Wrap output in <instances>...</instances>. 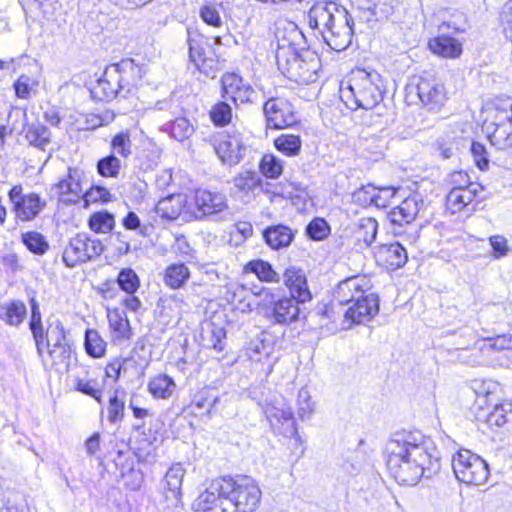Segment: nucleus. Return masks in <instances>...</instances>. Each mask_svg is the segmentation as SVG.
<instances>
[{
  "mask_svg": "<svg viewBox=\"0 0 512 512\" xmlns=\"http://www.w3.org/2000/svg\"><path fill=\"white\" fill-rule=\"evenodd\" d=\"M385 453L387 468L400 485H416L421 478L429 479L441 468L437 447L420 431L394 433Z\"/></svg>",
  "mask_w": 512,
  "mask_h": 512,
  "instance_id": "obj_1",
  "label": "nucleus"
},
{
  "mask_svg": "<svg viewBox=\"0 0 512 512\" xmlns=\"http://www.w3.org/2000/svg\"><path fill=\"white\" fill-rule=\"evenodd\" d=\"M308 22L332 50L343 51L352 43L354 21L343 6L334 2L317 3L308 13Z\"/></svg>",
  "mask_w": 512,
  "mask_h": 512,
  "instance_id": "obj_2",
  "label": "nucleus"
},
{
  "mask_svg": "<svg viewBox=\"0 0 512 512\" xmlns=\"http://www.w3.org/2000/svg\"><path fill=\"white\" fill-rule=\"evenodd\" d=\"M384 92L383 79L379 73L358 70L348 85L340 88V98L351 110H369L383 100Z\"/></svg>",
  "mask_w": 512,
  "mask_h": 512,
  "instance_id": "obj_3",
  "label": "nucleus"
},
{
  "mask_svg": "<svg viewBox=\"0 0 512 512\" xmlns=\"http://www.w3.org/2000/svg\"><path fill=\"white\" fill-rule=\"evenodd\" d=\"M224 482L230 484L227 495L232 501V512H255L261 499V490L249 476H224Z\"/></svg>",
  "mask_w": 512,
  "mask_h": 512,
  "instance_id": "obj_4",
  "label": "nucleus"
},
{
  "mask_svg": "<svg viewBox=\"0 0 512 512\" xmlns=\"http://www.w3.org/2000/svg\"><path fill=\"white\" fill-rule=\"evenodd\" d=\"M451 464L458 481L467 485H482L489 477L487 462L469 450L458 451Z\"/></svg>",
  "mask_w": 512,
  "mask_h": 512,
  "instance_id": "obj_5",
  "label": "nucleus"
},
{
  "mask_svg": "<svg viewBox=\"0 0 512 512\" xmlns=\"http://www.w3.org/2000/svg\"><path fill=\"white\" fill-rule=\"evenodd\" d=\"M406 90L409 95L416 94L431 111H439L447 99L443 83L428 72L413 77Z\"/></svg>",
  "mask_w": 512,
  "mask_h": 512,
  "instance_id": "obj_6",
  "label": "nucleus"
},
{
  "mask_svg": "<svg viewBox=\"0 0 512 512\" xmlns=\"http://www.w3.org/2000/svg\"><path fill=\"white\" fill-rule=\"evenodd\" d=\"M187 43L189 48V58L192 63L204 74L209 76L217 64L215 60V45H221L220 36L212 38L206 37L198 31H187Z\"/></svg>",
  "mask_w": 512,
  "mask_h": 512,
  "instance_id": "obj_7",
  "label": "nucleus"
},
{
  "mask_svg": "<svg viewBox=\"0 0 512 512\" xmlns=\"http://www.w3.org/2000/svg\"><path fill=\"white\" fill-rule=\"evenodd\" d=\"M320 59L316 52L308 47L295 48L290 43V81L297 84H310L317 80Z\"/></svg>",
  "mask_w": 512,
  "mask_h": 512,
  "instance_id": "obj_8",
  "label": "nucleus"
},
{
  "mask_svg": "<svg viewBox=\"0 0 512 512\" xmlns=\"http://www.w3.org/2000/svg\"><path fill=\"white\" fill-rule=\"evenodd\" d=\"M103 250L104 246L99 239L92 238L86 233H78L65 247L62 261L66 267L74 268L100 256Z\"/></svg>",
  "mask_w": 512,
  "mask_h": 512,
  "instance_id": "obj_9",
  "label": "nucleus"
},
{
  "mask_svg": "<svg viewBox=\"0 0 512 512\" xmlns=\"http://www.w3.org/2000/svg\"><path fill=\"white\" fill-rule=\"evenodd\" d=\"M230 484L220 477L211 481L209 486L193 502L194 512H232V501L227 495Z\"/></svg>",
  "mask_w": 512,
  "mask_h": 512,
  "instance_id": "obj_10",
  "label": "nucleus"
},
{
  "mask_svg": "<svg viewBox=\"0 0 512 512\" xmlns=\"http://www.w3.org/2000/svg\"><path fill=\"white\" fill-rule=\"evenodd\" d=\"M143 74V67L131 58L108 66V77L116 82L120 96L124 98L135 93Z\"/></svg>",
  "mask_w": 512,
  "mask_h": 512,
  "instance_id": "obj_11",
  "label": "nucleus"
},
{
  "mask_svg": "<svg viewBox=\"0 0 512 512\" xmlns=\"http://www.w3.org/2000/svg\"><path fill=\"white\" fill-rule=\"evenodd\" d=\"M8 197L17 222L34 220L47 205L46 200L35 192L24 194L21 185L13 186L8 192Z\"/></svg>",
  "mask_w": 512,
  "mask_h": 512,
  "instance_id": "obj_12",
  "label": "nucleus"
},
{
  "mask_svg": "<svg viewBox=\"0 0 512 512\" xmlns=\"http://www.w3.org/2000/svg\"><path fill=\"white\" fill-rule=\"evenodd\" d=\"M312 301L307 277L303 270L290 266V323L307 316L306 304Z\"/></svg>",
  "mask_w": 512,
  "mask_h": 512,
  "instance_id": "obj_13",
  "label": "nucleus"
},
{
  "mask_svg": "<svg viewBox=\"0 0 512 512\" xmlns=\"http://www.w3.org/2000/svg\"><path fill=\"white\" fill-rule=\"evenodd\" d=\"M379 312V296L373 292H362L356 300L343 312V324L350 328L354 324H365Z\"/></svg>",
  "mask_w": 512,
  "mask_h": 512,
  "instance_id": "obj_14",
  "label": "nucleus"
},
{
  "mask_svg": "<svg viewBox=\"0 0 512 512\" xmlns=\"http://www.w3.org/2000/svg\"><path fill=\"white\" fill-rule=\"evenodd\" d=\"M371 289V282L365 276H354L347 278L337 285L334 289L332 299L335 305L350 306L356 297H362V292H368Z\"/></svg>",
  "mask_w": 512,
  "mask_h": 512,
  "instance_id": "obj_15",
  "label": "nucleus"
},
{
  "mask_svg": "<svg viewBox=\"0 0 512 512\" xmlns=\"http://www.w3.org/2000/svg\"><path fill=\"white\" fill-rule=\"evenodd\" d=\"M215 152L223 163L229 166L236 165L245 156L246 144L241 134L234 132L227 134L218 142Z\"/></svg>",
  "mask_w": 512,
  "mask_h": 512,
  "instance_id": "obj_16",
  "label": "nucleus"
},
{
  "mask_svg": "<svg viewBox=\"0 0 512 512\" xmlns=\"http://www.w3.org/2000/svg\"><path fill=\"white\" fill-rule=\"evenodd\" d=\"M221 83L222 97L231 100L235 105L250 102L252 95L255 93L249 84L234 73L224 74Z\"/></svg>",
  "mask_w": 512,
  "mask_h": 512,
  "instance_id": "obj_17",
  "label": "nucleus"
},
{
  "mask_svg": "<svg viewBox=\"0 0 512 512\" xmlns=\"http://www.w3.org/2000/svg\"><path fill=\"white\" fill-rule=\"evenodd\" d=\"M194 204L196 207L194 214L197 219L221 213L227 208L224 194L202 189L195 192Z\"/></svg>",
  "mask_w": 512,
  "mask_h": 512,
  "instance_id": "obj_18",
  "label": "nucleus"
},
{
  "mask_svg": "<svg viewBox=\"0 0 512 512\" xmlns=\"http://www.w3.org/2000/svg\"><path fill=\"white\" fill-rule=\"evenodd\" d=\"M423 206L424 201L421 195L413 193L405 197L399 205L393 207L388 217L393 224L400 226L410 224L415 220Z\"/></svg>",
  "mask_w": 512,
  "mask_h": 512,
  "instance_id": "obj_19",
  "label": "nucleus"
},
{
  "mask_svg": "<svg viewBox=\"0 0 512 512\" xmlns=\"http://www.w3.org/2000/svg\"><path fill=\"white\" fill-rule=\"evenodd\" d=\"M113 462L119 470L124 486L131 491L139 490L143 483L144 476L141 470L134 467V459L130 457L128 453L118 451Z\"/></svg>",
  "mask_w": 512,
  "mask_h": 512,
  "instance_id": "obj_20",
  "label": "nucleus"
},
{
  "mask_svg": "<svg viewBox=\"0 0 512 512\" xmlns=\"http://www.w3.org/2000/svg\"><path fill=\"white\" fill-rule=\"evenodd\" d=\"M377 259L387 269L396 270L406 264L408 254L406 249L399 242H393L383 244L379 247Z\"/></svg>",
  "mask_w": 512,
  "mask_h": 512,
  "instance_id": "obj_21",
  "label": "nucleus"
},
{
  "mask_svg": "<svg viewBox=\"0 0 512 512\" xmlns=\"http://www.w3.org/2000/svg\"><path fill=\"white\" fill-rule=\"evenodd\" d=\"M84 178L85 173L83 170L77 167H69L67 176L56 184V188L61 195H71L72 198L67 199V201L75 203L84 194L82 187Z\"/></svg>",
  "mask_w": 512,
  "mask_h": 512,
  "instance_id": "obj_22",
  "label": "nucleus"
},
{
  "mask_svg": "<svg viewBox=\"0 0 512 512\" xmlns=\"http://www.w3.org/2000/svg\"><path fill=\"white\" fill-rule=\"evenodd\" d=\"M276 49L275 59L278 70L286 76L288 71V38L286 32L285 20L279 19L275 22L274 31Z\"/></svg>",
  "mask_w": 512,
  "mask_h": 512,
  "instance_id": "obj_23",
  "label": "nucleus"
},
{
  "mask_svg": "<svg viewBox=\"0 0 512 512\" xmlns=\"http://www.w3.org/2000/svg\"><path fill=\"white\" fill-rule=\"evenodd\" d=\"M489 140L498 150L512 149V112L495 122V129L489 135Z\"/></svg>",
  "mask_w": 512,
  "mask_h": 512,
  "instance_id": "obj_24",
  "label": "nucleus"
},
{
  "mask_svg": "<svg viewBox=\"0 0 512 512\" xmlns=\"http://www.w3.org/2000/svg\"><path fill=\"white\" fill-rule=\"evenodd\" d=\"M234 186L241 192L258 195L261 192H269L270 183L263 182L261 176L255 171H244L233 179Z\"/></svg>",
  "mask_w": 512,
  "mask_h": 512,
  "instance_id": "obj_25",
  "label": "nucleus"
},
{
  "mask_svg": "<svg viewBox=\"0 0 512 512\" xmlns=\"http://www.w3.org/2000/svg\"><path fill=\"white\" fill-rule=\"evenodd\" d=\"M429 49L443 58H458L462 54V44L455 38L442 34L429 40Z\"/></svg>",
  "mask_w": 512,
  "mask_h": 512,
  "instance_id": "obj_26",
  "label": "nucleus"
},
{
  "mask_svg": "<svg viewBox=\"0 0 512 512\" xmlns=\"http://www.w3.org/2000/svg\"><path fill=\"white\" fill-rule=\"evenodd\" d=\"M185 469L180 463L173 464L165 474L162 481L166 499H174L176 502L181 497L182 481Z\"/></svg>",
  "mask_w": 512,
  "mask_h": 512,
  "instance_id": "obj_27",
  "label": "nucleus"
},
{
  "mask_svg": "<svg viewBox=\"0 0 512 512\" xmlns=\"http://www.w3.org/2000/svg\"><path fill=\"white\" fill-rule=\"evenodd\" d=\"M482 191L480 184H473L466 189L452 188L447 195V204L454 213L461 211Z\"/></svg>",
  "mask_w": 512,
  "mask_h": 512,
  "instance_id": "obj_28",
  "label": "nucleus"
},
{
  "mask_svg": "<svg viewBox=\"0 0 512 512\" xmlns=\"http://www.w3.org/2000/svg\"><path fill=\"white\" fill-rule=\"evenodd\" d=\"M109 327L113 333V340L123 342L131 339L132 330L124 311L114 309L108 312Z\"/></svg>",
  "mask_w": 512,
  "mask_h": 512,
  "instance_id": "obj_29",
  "label": "nucleus"
},
{
  "mask_svg": "<svg viewBox=\"0 0 512 512\" xmlns=\"http://www.w3.org/2000/svg\"><path fill=\"white\" fill-rule=\"evenodd\" d=\"M31 317L29 321V329L35 341L37 353L40 357L44 353V328L42 325V317L38 301L32 297L30 299Z\"/></svg>",
  "mask_w": 512,
  "mask_h": 512,
  "instance_id": "obj_30",
  "label": "nucleus"
},
{
  "mask_svg": "<svg viewBox=\"0 0 512 512\" xmlns=\"http://www.w3.org/2000/svg\"><path fill=\"white\" fill-rule=\"evenodd\" d=\"M90 92L92 97L99 101H109L116 96H120L116 82H113L108 77V67H106L103 75L91 87Z\"/></svg>",
  "mask_w": 512,
  "mask_h": 512,
  "instance_id": "obj_31",
  "label": "nucleus"
},
{
  "mask_svg": "<svg viewBox=\"0 0 512 512\" xmlns=\"http://www.w3.org/2000/svg\"><path fill=\"white\" fill-rule=\"evenodd\" d=\"M27 315V308L20 300L0 306V319L11 326H19Z\"/></svg>",
  "mask_w": 512,
  "mask_h": 512,
  "instance_id": "obj_32",
  "label": "nucleus"
},
{
  "mask_svg": "<svg viewBox=\"0 0 512 512\" xmlns=\"http://www.w3.org/2000/svg\"><path fill=\"white\" fill-rule=\"evenodd\" d=\"M173 378L166 374H159L152 378L148 383V391L154 398L167 399L172 396L175 390Z\"/></svg>",
  "mask_w": 512,
  "mask_h": 512,
  "instance_id": "obj_33",
  "label": "nucleus"
},
{
  "mask_svg": "<svg viewBox=\"0 0 512 512\" xmlns=\"http://www.w3.org/2000/svg\"><path fill=\"white\" fill-rule=\"evenodd\" d=\"M24 131L25 139L31 146L45 150V147L50 143L51 133L43 124L36 123L27 125Z\"/></svg>",
  "mask_w": 512,
  "mask_h": 512,
  "instance_id": "obj_34",
  "label": "nucleus"
},
{
  "mask_svg": "<svg viewBox=\"0 0 512 512\" xmlns=\"http://www.w3.org/2000/svg\"><path fill=\"white\" fill-rule=\"evenodd\" d=\"M190 278V271L183 263H174L165 270L164 282L172 289H179L185 285Z\"/></svg>",
  "mask_w": 512,
  "mask_h": 512,
  "instance_id": "obj_35",
  "label": "nucleus"
},
{
  "mask_svg": "<svg viewBox=\"0 0 512 512\" xmlns=\"http://www.w3.org/2000/svg\"><path fill=\"white\" fill-rule=\"evenodd\" d=\"M162 130L175 140L182 142L193 135L195 129L186 117H178L162 126Z\"/></svg>",
  "mask_w": 512,
  "mask_h": 512,
  "instance_id": "obj_36",
  "label": "nucleus"
},
{
  "mask_svg": "<svg viewBox=\"0 0 512 512\" xmlns=\"http://www.w3.org/2000/svg\"><path fill=\"white\" fill-rule=\"evenodd\" d=\"M264 113L266 116L267 128L283 129L288 127L284 111L279 106L276 99H269L265 102Z\"/></svg>",
  "mask_w": 512,
  "mask_h": 512,
  "instance_id": "obj_37",
  "label": "nucleus"
},
{
  "mask_svg": "<svg viewBox=\"0 0 512 512\" xmlns=\"http://www.w3.org/2000/svg\"><path fill=\"white\" fill-rule=\"evenodd\" d=\"M157 213L167 220H176L182 212L181 196L172 195L161 199L156 206Z\"/></svg>",
  "mask_w": 512,
  "mask_h": 512,
  "instance_id": "obj_38",
  "label": "nucleus"
},
{
  "mask_svg": "<svg viewBox=\"0 0 512 512\" xmlns=\"http://www.w3.org/2000/svg\"><path fill=\"white\" fill-rule=\"evenodd\" d=\"M125 395L126 392L122 388H117L109 398L108 420L111 423L121 422L125 415Z\"/></svg>",
  "mask_w": 512,
  "mask_h": 512,
  "instance_id": "obj_39",
  "label": "nucleus"
},
{
  "mask_svg": "<svg viewBox=\"0 0 512 512\" xmlns=\"http://www.w3.org/2000/svg\"><path fill=\"white\" fill-rule=\"evenodd\" d=\"M293 116V113L290 112V157L299 154L302 137L308 135L307 122L292 120Z\"/></svg>",
  "mask_w": 512,
  "mask_h": 512,
  "instance_id": "obj_40",
  "label": "nucleus"
},
{
  "mask_svg": "<svg viewBox=\"0 0 512 512\" xmlns=\"http://www.w3.org/2000/svg\"><path fill=\"white\" fill-rule=\"evenodd\" d=\"M378 223L374 218H361L356 229V238L364 247H369L376 239Z\"/></svg>",
  "mask_w": 512,
  "mask_h": 512,
  "instance_id": "obj_41",
  "label": "nucleus"
},
{
  "mask_svg": "<svg viewBox=\"0 0 512 512\" xmlns=\"http://www.w3.org/2000/svg\"><path fill=\"white\" fill-rule=\"evenodd\" d=\"M67 342L66 333L62 322L55 319L48 323L46 331H44V347H59Z\"/></svg>",
  "mask_w": 512,
  "mask_h": 512,
  "instance_id": "obj_42",
  "label": "nucleus"
},
{
  "mask_svg": "<svg viewBox=\"0 0 512 512\" xmlns=\"http://www.w3.org/2000/svg\"><path fill=\"white\" fill-rule=\"evenodd\" d=\"M263 238L272 249L288 246V227L282 224L269 226L263 231Z\"/></svg>",
  "mask_w": 512,
  "mask_h": 512,
  "instance_id": "obj_43",
  "label": "nucleus"
},
{
  "mask_svg": "<svg viewBox=\"0 0 512 512\" xmlns=\"http://www.w3.org/2000/svg\"><path fill=\"white\" fill-rule=\"evenodd\" d=\"M21 241L25 247L35 255H43L49 249V243L46 238L37 231H27L22 233Z\"/></svg>",
  "mask_w": 512,
  "mask_h": 512,
  "instance_id": "obj_44",
  "label": "nucleus"
},
{
  "mask_svg": "<svg viewBox=\"0 0 512 512\" xmlns=\"http://www.w3.org/2000/svg\"><path fill=\"white\" fill-rule=\"evenodd\" d=\"M111 149L114 152L113 154H117L125 159L132 155V139H131V131L129 129H125L115 134L111 139Z\"/></svg>",
  "mask_w": 512,
  "mask_h": 512,
  "instance_id": "obj_45",
  "label": "nucleus"
},
{
  "mask_svg": "<svg viewBox=\"0 0 512 512\" xmlns=\"http://www.w3.org/2000/svg\"><path fill=\"white\" fill-rule=\"evenodd\" d=\"M245 271L254 273L261 281L277 282L279 280L278 274L274 271L272 265L261 259L248 262Z\"/></svg>",
  "mask_w": 512,
  "mask_h": 512,
  "instance_id": "obj_46",
  "label": "nucleus"
},
{
  "mask_svg": "<svg viewBox=\"0 0 512 512\" xmlns=\"http://www.w3.org/2000/svg\"><path fill=\"white\" fill-rule=\"evenodd\" d=\"M331 234L329 223L321 217L313 218L305 228V235L312 241H323Z\"/></svg>",
  "mask_w": 512,
  "mask_h": 512,
  "instance_id": "obj_47",
  "label": "nucleus"
},
{
  "mask_svg": "<svg viewBox=\"0 0 512 512\" xmlns=\"http://www.w3.org/2000/svg\"><path fill=\"white\" fill-rule=\"evenodd\" d=\"M84 346L86 353L94 358L102 357L106 351V342L101 338L98 331L94 329L86 330Z\"/></svg>",
  "mask_w": 512,
  "mask_h": 512,
  "instance_id": "obj_48",
  "label": "nucleus"
},
{
  "mask_svg": "<svg viewBox=\"0 0 512 512\" xmlns=\"http://www.w3.org/2000/svg\"><path fill=\"white\" fill-rule=\"evenodd\" d=\"M88 225L95 233H108L113 229L115 219L108 211L95 212L90 216Z\"/></svg>",
  "mask_w": 512,
  "mask_h": 512,
  "instance_id": "obj_49",
  "label": "nucleus"
},
{
  "mask_svg": "<svg viewBox=\"0 0 512 512\" xmlns=\"http://www.w3.org/2000/svg\"><path fill=\"white\" fill-rule=\"evenodd\" d=\"M508 414H512V402H503L494 406L485 421L490 427H502L508 421Z\"/></svg>",
  "mask_w": 512,
  "mask_h": 512,
  "instance_id": "obj_50",
  "label": "nucleus"
},
{
  "mask_svg": "<svg viewBox=\"0 0 512 512\" xmlns=\"http://www.w3.org/2000/svg\"><path fill=\"white\" fill-rule=\"evenodd\" d=\"M116 282L119 288L127 294H134L140 286L139 277L132 268H123L118 273Z\"/></svg>",
  "mask_w": 512,
  "mask_h": 512,
  "instance_id": "obj_51",
  "label": "nucleus"
},
{
  "mask_svg": "<svg viewBox=\"0 0 512 512\" xmlns=\"http://www.w3.org/2000/svg\"><path fill=\"white\" fill-rule=\"evenodd\" d=\"M121 169V161L115 154L107 155L97 162V172L102 177H117Z\"/></svg>",
  "mask_w": 512,
  "mask_h": 512,
  "instance_id": "obj_52",
  "label": "nucleus"
},
{
  "mask_svg": "<svg viewBox=\"0 0 512 512\" xmlns=\"http://www.w3.org/2000/svg\"><path fill=\"white\" fill-rule=\"evenodd\" d=\"M296 406L297 415L301 420L310 419L315 409V403L311 400L310 392L306 388H302L298 392Z\"/></svg>",
  "mask_w": 512,
  "mask_h": 512,
  "instance_id": "obj_53",
  "label": "nucleus"
},
{
  "mask_svg": "<svg viewBox=\"0 0 512 512\" xmlns=\"http://www.w3.org/2000/svg\"><path fill=\"white\" fill-rule=\"evenodd\" d=\"M259 168L266 178H277L283 171L281 162L272 154H266L262 157Z\"/></svg>",
  "mask_w": 512,
  "mask_h": 512,
  "instance_id": "obj_54",
  "label": "nucleus"
},
{
  "mask_svg": "<svg viewBox=\"0 0 512 512\" xmlns=\"http://www.w3.org/2000/svg\"><path fill=\"white\" fill-rule=\"evenodd\" d=\"M210 117L214 125L223 127L232 119V109L226 102H219L210 111Z\"/></svg>",
  "mask_w": 512,
  "mask_h": 512,
  "instance_id": "obj_55",
  "label": "nucleus"
},
{
  "mask_svg": "<svg viewBox=\"0 0 512 512\" xmlns=\"http://www.w3.org/2000/svg\"><path fill=\"white\" fill-rule=\"evenodd\" d=\"M375 187L372 184L363 185L352 193L353 203L362 207L375 206Z\"/></svg>",
  "mask_w": 512,
  "mask_h": 512,
  "instance_id": "obj_56",
  "label": "nucleus"
},
{
  "mask_svg": "<svg viewBox=\"0 0 512 512\" xmlns=\"http://www.w3.org/2000/svg\"><path fill=\"white\" fill-rule=\"evenodd\" d=\"M470 152L475 165L482 171L489 168V153L484 144L473 141L471 143Z\"/></svg>",
  "mask_w": 512,
  "mask_h": 512,
  "instance_id": "obj_57",
  "label": "nucleus"
},
{
  "mask_svg": "<svg viewBox=\"0 0 512 512\" xmlns=\"http://www.w3.org/2000/svg\"><path fill=\"white\" fill-rule=\"evenodd\" d=\"M400 190V187L394 186L375 187V207L385 208L389 206L391 200L397 196Z\"/></svg>",
  "mask_w": 512,
  "mask_h": 512,
  "instance_id": "obj_58",
  "label": "nucleus"
},
{
  "mask_svg": "<svg viewBox=\"0 0 512 512\" xmlns=\"http://www.w3.org/2000/svg\"><path fill=\"white\" fill-rule=\"evenodd\" d=\"M199 15L201 19L208 25L219 28L222 27L223 21L217 7L212 5H204L200 8Z\"/></svg>",
  "mask_w": 512,
  "mask_h": 512,
  "instance_id": "obj_59",
  "label": "nucleus"
},
{
  "mask_svg": "<svg viewBox=\"0 0 512 512\" xmlns=\"http://www.w3.org/2000/svg\"><path fill=\"white\" fill-rule=\"evenodd\" d=\"M344 307L342 305H335L334 300L331 299L329 304L324 305L318 313L322 318H326L336 323L339 320H343ZM345 324L342 323V328H346Z\"/></svg>",
  "mask_w": 512,
  "mask_h": 512,
  "instance_id": "obj_60",
  "label": "nucleus"
},
{
  "mask_svg": "<svg viewBox=\"0 0 512 512\" xmlns=\"http://www.w3.org/2000/svg\"><path fill=\"white\" fill-rule=\"evenodd\" d=\"M37 83L27 75H21L14 83L16 96L22 99L30 97V92Z\"/></svg>",
  "mask_w": 512,
  "mask_h": 512,
  "instance_id": "obj_61",
  "label": "nucleus"
},
{
  "mask_svg": "<svg viewBox=\"0 0 512 512\" xmlns=\"http://www.w3.org/2000/svg\"><path fill=\"white\" fill-rule=\"evenodd\" d=\"M492 247V255L495 259H500L508 255L510 247L508 246L507 239L501 235H494L489 238Z\"/></svg>",
  "mask_w": 512,
  "mask_h": 512,
  "instance_id": "obj_62",
  "label": "nucleus"
},
{
  "mask_svg": "<svg viewBox=\"0 0 512 512\" xmlns=\"http://www.w3.org/2000/svg\"><path fill=\"white\" fill-rule=\"evenodd\" d=\"M47 350L54 364L67 362L70 359L72 353L71 346L68 342L61 344L59 347H51Z\"/></svg>",
  "mask_w": 512,
  "mask_h": 512,
  "instance_id": "obj_63",
  "label": "nucleus"
},
{
  "mask_svg": "<svg viewBox=\"0 0 512 512\" xmlns=\"http://www.w3.org/2000/svg\"><path fill=\"white\" fill-rule=\"evenodd\" d=\"M210 338L209 341L211 346L216 351H222L224 349V339L226 338V331L223 327L211 324L209 330Z\"/></svg>",
  "mask_w": 512,
  "mask_h": 512,
  "instance_id": "obj_64",
  "label": "nucleus"
}]
</instances>
